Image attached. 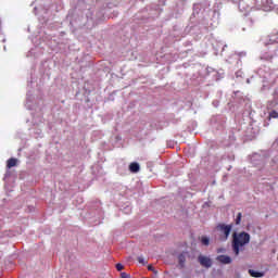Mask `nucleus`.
<instances>
[{"label":"nucleus","mask_w":278,"mask_h":278,"mask_svg":"<svg viewBox=\"0 0 278 278\" xmlns=\"http://www.w3.org/2000/svg\"><path fill=\"white\" fill-rule=\"evenodd\" d=\"M251 242V235L247 231L232 233V251L235 255H240L243 247H247Z\"/></svg>","instance_id":"1"},{"label":"nucleus","mask_w":278,"mask_h":278,"mask_svg":"<svg viewBox=\"0 0 278 278\" xmlns=\"http://www.w3.org/2000/svg\"><path fill=\"white\" fill-rule=\"evenodd\" d=\"M232 225L218 224L215 230L218 232L220 242H227L229 233H231Z\"/></svg>","instance_id":"2"},{"label":"nucleus","mask_w":278,"mask_h":278,"mask_svg":"<svg viewBox=\"0 0 278 278\" xmlns=\"http://www.w3.org/2000/svg\"><path fill=\"white\" fill-rule=\"evenodd\" d=\"M198 262L203 266V268H212V258L207 256L199 255Z\"/></svg>","instance_id":"3"},{"label":"nucleus","mask_w":278,"mask_h":278,"mask_svg":"<svg viewBox=\"0 0 278 278\" xmlns=\"http://www.w3.org/2000/svg\"><path fill=\"white\" fill-rule=\"evenodd\" d=\"M277 8V3L274 0H265L263 4V12H270V10H275Z\"/></svg>","instance_id":"4"},{"label":"nucleus","mask_w":278,"mask_h":278,"mask_svg":"<svg viewBox=\"0 0 278 278\" xmlns=\"http://www.w3.org/2000/svg\"><path fill=\"white\" fill-rule=\"evenodd\" d=\"M216 260L220 264H231L232 262L231 256H227V255H219L216 257Z\"/></svg>","instance_id":"5"},{"label":"nucleus","mask_w":278,"mask_h":278,"mask_svg":"<svg viewBox=\"0 0 278 278\" xmlns=\"http://www.w3.org/2000/svg\"><path fill=\"white\" fill-rule=\"evenodd\" d=\"M248 273H249L250 277H254V278L264 277V271H256L255 269H249Z\"/></svg>","instance_id":"6"},{"label":"nucleus","mask_w":278,"mask_h":278,"mask_svg":"<svg viewBox=\"0 0 278 278\" xmlns=\"http://www.w3.org/2000/svg\"><path fill=\"white\" fill-rule=\"evenodd\" d=\"M265 1L266 0H252V4L256 8V10H263Z\"/></svg>","instance_id":"7"},{"label":"nucleus","mask_w":278,"mask_h":278,"mask_svg":"<svg viewBox=\"0 0 278 278\" xmlns=\"http://www.w3.org/2000/svg\"><path fill=\"white\" fill-rule=\"evenodd\" d=\"M178 264L180 268H185L186 266V254L181 253L178 255Z\"/></svg>","instance_id":"8"},{"label":"nucleus","mask_w":278,"mask_h":278,"mask_svg":"<svg viewBox=\"0 0 278 278\" xmlns=\"http://www.w3.org/2000/svg\"><path fill=\"white\" fill-rule=\"evenodd\" d=\"M17 163H18V160L11 157L7 162V168H14V166H16Z\"/></svg>","instance_id":"9"},{"label":"nucleus","mask_w":278,"mask_h":278,"mask_svg":"<svg viewBox=\"0 0 278 278\" xmlns=\"http://www.w3.org/2000/svg\"><path fill=\"white\" fill-rule=\"evenodd\" d=\"M129 170H130V173H138L140 170V164L130 163Z\"/></svg>","instance_id":"10"},{"label":"nucleus","mask_w":278,"mask_h":278,"mask_svg":"<svg viewBox=\"0 0 278 278\" xmlns=\"http://www.w3.org/2000/svg\"><path fill=\"white\" fill-rule=\"evenodd\" d=\"M201 243L204 245V247H210V238L203 236L201 237Z\"/></svg>","instance_id":"11"},{"label":"nucleus","mask_w":278,"mask_h":278,"mask_svg":"<svg viewBox=\"0 0 278 278\" xmlns=\"http://www.w3.org/2000/svg\"><path fill=\"white\" fill-rule=\"evenodd\" d=\"M270 118H278V112L275 110L270 111L268 115V119L270 121Z\"/></svg>","instance_id":"12"},{"label":"nucleus","mask_w":278,"mask_h":278,"mask_svg":"<svg viewBox=\"0 0 278 278\" xmlns=\"http://www.w3.org/2000/svg\"><path fill=\"white\" fill-rule=\"evenodd\" d=\"M240 223H242V213H238L236 217V225H240Z\"/></svg>","instance_id":"13"},{"label":"nucleus","mask_w":278,"mask_h":278,"mask_svg":"<svg viewBox=\"0 0 278 278\" xmlns=\"http://www.w3.org/2000/svg\"><path fill=\"white\" fill-rule=\"evenodd\" d=\"M275 105H277V103H275V102H268V104H267V110H273V108H275Z\"/></svg>","instance_id":"14"},{"label":"nucleus","mask_w":278,"mask_h":278,"mask_svg":"<svg viewBox=\"0 0 278 278\" xmlns=\"http://www.w3.org/2000/svg\"><path fill=\"white\" fill-rule=\"evenodd\" d=\"M125 267L123 266V264H121V263H117L116 264V270H118V271H121V270H123Z\"/></svg>","instance_id":"15"},{"label":"nucleus","mask_w":278,"mask_h":278,"mask_svg":"<svg viewBox=\"0 0 278 278\" xmlns=\"http://www.w3.org/2000/svg\"><path fill=\"white\" fill-rule=\"evenodd\" d=\"M137 260H138L139 264H144V257L139 256Z\"/></svg>","instance_id":"16"},{"label":"nucleus","mask_w":278,"mask_h":278,"mask_svg":"<svg viewBox=\"0 0 278 278\" xmlns=\"http://www.w3.org/2000/svg\"><path fill=\"white\" fill-rule=\"evenodd\" d=\"M121 278H129V275L127 273H122Z\"/></svg>","instance_id":"17"},{"label":"nucleus","mask_w":278,"mask_h":278,"mask_svg":"<svg viewBox=\"0 0 278 278\" xmlns=\"http://www.w3.org/2000/svg\"><path fill=\"white\" fill-rule=\"evenodd\" d=\"M148 270H153V266H148Z\"/></svg>","instance_id":"18"}]
</instances>
